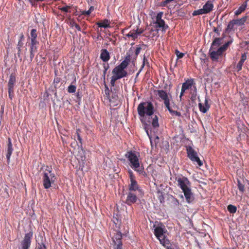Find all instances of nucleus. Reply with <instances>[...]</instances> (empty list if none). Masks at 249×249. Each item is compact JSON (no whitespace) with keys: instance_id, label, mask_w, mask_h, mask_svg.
<instances>
[{"instance_id":"f257e3e1","label":"nucleus","mask_w":249,"mask_h":249,"mask_svg":"<svg viewBox=\"0 0 249 249\" xmlns=\"http://www.w3.org/2000/svg\"><path fill=\"white\" fill-rule=\"evenodd\" d=\"M125 157L129 161V165L132 169L143 177L147 176L139 152L135 151H129L126 152Z\"/></svg>"},{"instance_id":"f03ea898","label":"nucleus","mask_w":249,"mask_h":249,"mask_svg":"<svg viewBox=\"0 0 249 249\" xmlns=\"http://www.w3.org/2000/svg\"><path fill=\"white\" fill-rule=\"evenodd\" d=\"M138 113L140 116V120L144 125V128L148 135V129L150 126V122H146L144 120L145 116L150 117L154 112V107L151 102H143L139 104L137 107Z\"/></svg>"},{"instance_id":"7ed1b4c3","label":"nucleus","mask_w":249,"mask_h":249,"mask_svg":"<svg viewBox=\"0 0 249 249\" xmlns=\"http://www.w3.org/2000/svg\"><path fill=\"white\" fill-rule=\"evenodd\" d=\"M178 185L182 190L187 202L190 203L194 200V196L192 192L191 183L185 177H178L176 178Z\"/></svg>"},{"instance_id":"20e7f679","label":"nucleus","mask_w":249,"mask_h":249,"mask_svg":"<svg viewBox=\"0 0 249 249\" xmlns=\"http://www.w3.org/2000/svg\"><path fill=\"white\" fill-rule=\"evenodd\" d=\"M42 181L44 189H48L54 184L57 180L56 175L52 170V166H46L41 174Z\"/></svg>"},{"instance_id":"39448f33","label":"nucleus","mask_w":249,"mask_h":249,"mask_svg":"<svg viewBox=\"0 0 249 249\" xmlns=\"http://www.w3.org/2000/svg\"><path fill=\"white\" fill-rule=\"evenodd\" d=\"M126 68V67L120 63L113 69L112 71L113 75L111 76L110 80L111 87L115 86V82L117 80L126 77L127 75V72L125 70Z\"/></svg>"},{"instance_id":"423d86ee","label":"nucleus","mask_w":249,"mask_h":249,"mask_svg":"<svg viewBox=\"0 0 249 249\" xmlns=\"http://www.w3.org/2000/svg\"><path fill=\"white\" fill-rule=\"evenodd\" d=\"M232 41L233 39H231L216 50H215L216 49L210 48L209 53L211 60L213 62H218L219 58L222 57L223 53L227 50L228 47L232 43Z\"/></svg>"},{"instance_id":"0eeeda50","label":"nucleus","mask_w":249,"mask_h":249,"mask_svg":"<svg viewBox=\"0 0 249 249\" xmlns=\"http://www.w3.org/2000/svg\"><path fill=\"white\" fill-rule=\"evenodd\" d=\"M167 231L164 226H157L154 229V234L163 246L169 244L170 241L165 237V233Z\"/></svg>"},{"instance_id":"6e6552de","label":"nucleus","mask_w":249,"mask_h":249,"mask_svg":"<svg viewBox=\"0 0 249 249\" xmlns=\"http://www.w3.org/2000/svg\"><path fill=\"white\" fill-rule=\"evenodd\" d=\"M128 173L130 180V183L128 185L129 191L142 194V190L140 188L139 185L136 180V177L134 175L133 172L131 170H129Z\"/></svg>"},{"instance_id":"1a4fd4ad","label":"nucleus","mask_w":249,"mask_h":249,"mask_svg":"<svg viewBox=\"0 0 249 249\" xmlns=\"http://www.w3.org/2000/svg\"><path fill=\"white\" fill-rule=\"evenodd\" d=\"M186 151L187 157L192 162H196L199 166L203 165V162L198 157L197 152L191 146H186Z\"/></svg>"},{"instance_id":"9d476101","label":"nucleus","mask_w":249,"mask_h":249,"mask_svg":"<svg viewBox=\"0 0 249 249\" xmlns=\"http://www.w3.org/2000/svg\"><path fill=\"white\" fill-rule=\"evenodd\" d=\"M33 232L31 231L25 233L23 240L20 242V247L19 249H29L31 245Z\"/></svg>"},{"instance_id":"9b49d317","label":"nucleus","mask_w":249,"mask_h":249,"mask_svg":"<svg viewBox=\"0 0 249 249\" xmlns=\"http://www.w3.org/2000/svg\"><path fill=\"white\" fill-rule=\"evenodd\" d=\"M194 86H196L194 79L190 78L185 80V82L182 84L181 87V92L179 96L180 100L185 91L191 89L192 87L194 88Z\"/></svg>"},{"instance_id":"f8f14e48","label":"nucleus","mask_w":249,"mask_h":249,"mask_svg":"<svg viewBox=\"0 0 249 249\" xmlns=\"http://www.w3.org/2000/svg\"><path fill=\"white\" fill-rule=\"evenodd\" d=\"M122 235L121 232L117 231L112 237L113 242L114 243V249H122Z\"/></svg>"},{"instance_id":"ddd939ff","label":"nucleus","mask_w":249,"mask_h":249,"mask_svg":"<svg viewBox=\"0 0 249 249\" xmlns=\"http://www.w3.org/2000/svg\"><path fill=\"white\" fill-rule=\"evenodd\" d=\"M138 193L135 192L129 191L127 194V197L125 201V203L129 206H131L136 203L138 199V196L139 194Z\"/></svg>"},{"instance_id":"4468645a","label":"nucleus","mask_w":249,"mask_h":249,"mask_svg":"<svg viewBox=\"0 0 249 249\" xmlns=\"http://www.w3.org/2000/svg\"><path fill=\"white\" fill-rule=\"evenodd\" d=\"M155 92H156L157 95L159 96V98L164 101L165 107L168 106V105L170 104V98L166 91L163 89H159L156 90Z\"/></svg>"},{"instance_id":"2eb2a0df","label":"nucleus","mask_w":249,"mask_h":249,"mask_svg":"<svg viewBox=\"0 0 249 249\" xmlns=\"http://www.w3.org/2000/svg\"><path fill=\"white\" fill-rule=\"evenodd\" d=\"M39 46V42H30L29 43L30 47V60L32 61L34 57L35 53L37 52V49Z\"/></svg>"},{"instance_id":"dca6fc26","label":"nucleus","mask_w":249,"mask_h":249,"mask_svg":"<svg viewBox=\"0 0 249 249\" xmlns=\"http://www.w3.org/2000/svg\"><path fill=\"white\" fill-rule=\"evenodd\" d=\"M13 151V148L12 147V143L11 140L10 138H8L7 153L6 155V158L7 159L8 163H9L10 162V157L12 154Z\"/></svg>"},{"instance_id":"f3484780","label":"nucleus","mask_w":249,"mask_h":249,"mask_svg":"<svg viewBox=\"0 0 249 249\" xmlns=\"http://www.w3.org/2000/svg\"><path fill=\"white\" fill-rule=\"evenodd\" d=\"M100 57L103 61L107 62L110 58V54L107 49H102Z\"/></svg>"},{"instance_id":"a211bd4d","label":"nucleus","mask_w":249,"mask_h":249,"mask_svg":"<svg viewBox=\"0 0 249 249\" xmlns=\"http://www.w3.org/2000/svg\"><path fill=\"white\" fill-rule=\"evenodd\" d=\"M131 48H130L128 52L126 53L124 60L121 63V64L126 67H127L131 62V56L133 57L132 52H131Z\"/></svg>"},{"instance_id":"6ab92c4d","label":"nucleus","mask_w":249,"mask_h":249,"mask_svg":"<svg viewBox=\"0 0 249 249\" xmlns=\"http://www.w3.org/2000/svg\"><path fill=\"white\" fill-rule=\"evenodd\" d=\"M198 107L199 110L202 113H206L210 107V105L208 103V99L207 97H205V106H203L202 104L199 103L198 104Z\"/></svg>"},{"instance_id":"aec40b11","label":"nucleus","mask_w":249,"mask_h":249,"mask_svg":"<svg viewBox=\"0 0 249 249\" xmlns=\"http://www.w3.org/2000/svg\"><path fill=\"white\" fill-rule=\"evenodd\" d=\"M155 23L156 24V28H159L161 29L162 31L165 32L166 30L168 28V26L166 25L165 23L164 20H160L159 21H156Z\"/></svg>"},{"instance_id":"412c9836","label":"nucleus","mask_w":249,"mask_h":249,"mask_svg":"<svg viewBox=\"0 0 249 249\" xmlns=\"http://www.w3.org/2000/svg\"><path fill=\"white\" fill-rule=\"evenodd\" d=\"M16 82V78L15 74H11L9 76L8 83V89H14Z\"/></svg>"},{"instance_id":"4be33fe9","label":"nucleus","mask_w":249,"mask_h":249,"mask_svg":"<svg viewBox=\"0 0 249 249\" xmlns=\"http://www.w3.org/2000/svg\"><path fill=\"white\" fill-rule=\"evenodd\" d=\"M213 8V4L211 1H208L203 6V10L206 14L211 12Z\"/></svg>"},{"instance_id":"5701e85b","label":"nucleus","mask_w":249,"mask_h":249,"mask_svg":"<svg viewBox=\"0 0 249 249\" xmlns=\"http://www.w3.org/2000/svg\"><path fill=\"white\" fill-rule=\"evenodd\" d=\"M37 30L36 29H32L30 33V36H29V38L30 39V42L38 41L37 40Z\"/></svg>"},{"instance_id":"b1692460","label":"nucleus","mask_w":249,"mask_h":249,"mask_svg":"<svg viewBox=\"0 0 249 249\" xmlns=\"http://www.w3.org/2000/svg\"><path fill=\"white\" fill-rule=\"evenodd\" d=\"M222 40L223 38H215L213 41L210 48L216 49L221 44Z\"/></svg>"},{"instance_id":"393cba45","label":"nucleus","mask_w":249,"mask_h":249,"mask_svg":"<svg viewBox=\"0 0 249 249\" xmlns=\"http://www.w3.org/2000/svg\"><path fill=\"white\" fill-rule=\"evenodd\" d=\"M99 27L107 28L110 27V21L107 19H105L102 21H99L96 23Z\"/></svg>"},{"instance_id":"a878e982","label":"nucleus","mask_w":249,"mask_h":249,"mask_svg":"<svg viewBox=\"0 0 249 249\" xmlns=\"http://www.w3.org/2000/svg\"><path fill=\"white\" fill-rule=\"evenodd\" d=\"M247 6V1H245L235 12V15L238 16L243 12Z\"/></svg>"},{"instance_id":"bb28decb","label":"nucleus","mask_w":249,"mask_h":249,"mask_svg":"<svg viewBox=\"0 0 249 249\" xmlns=\"http://www.w3.org/2000/svg\"><path fill=\"white\" fill-rule=\"evenodd\" d=\"M235 25V22L233 20L230 21L225 29V32L229 33L231 31L233 30L234 26Z\"/></svg>"},{"instance_id":"cd10ccee","label":"nucleus","mask_w":249,"mask_h":249,"mask_svg":"<svg viewBox=\"0 0 249 249\" xmlns=\"http://www.w3.org/2000/svg\"><path fill=\"white\" fill-rule=\"evenodd\" d=\"M125 36L128 38L131 37L133 40H135L138 36L137 34V30L134 29L131 30L129 33L126 34Z\"/></svg>"},{"instance_id":"c85d7f7f","label":"nucleus","mask_w":249,"mask_h":249,"mask_svg":"<svg viewBox=\"0 0 249 249\" xmlns=\"http://www.w3.org/2000/svg\"><path fill=\"white\" fill-rule=\"evenodd\" d=\"M247 19V17L245 16L240 19H233L235 22V25L238 26H242L244 25Z\"/></svg>"},{"instance_id":"c756f323","label":"nucleus","mask_w":249,"mask_h":249,"mask_svg":"<svg viewBox=\"0 0 249 249\" xmlns=\"http://www.w3.org/2000/svg\"><path fill=\"white\" fill-rule=\"evenodd\" d=\"M166 108L168 109V111H169V112L173 115H175V116H181V113L180 112L178 111H175V110H173L171 107H170V105H168V106H166Z\"/></svg>"},{"instance_id":"7c9ffc66","label":"nucleus","mask_w":249,"mask_h":249,"mask_svg":"<svg viewBox=\"0 0 249 249\" xmlns=\"http://www.w3.org/2000/svg\"><path fill=\"white\" fill-rule=\"evenodd\" d=\"M151 124L154 128H157L159 126L158 117L157 115H155L153 118Z\"/></svg>"},{"instance_id":"2f4dec72","label":"nucleus","mask_w":249,"mask_h":249,"mask_svg":"<svg viewBox=\"0 0 249 249\" xmlns=\"http://www.w3.org/2000/svg\"><path fill=\"white\" fill-rule=\"evenodd\" d=\"M142 48L140 46L137 47L135 50V54L134 55H133V60L132 61V63L136 61L137 56L139 54Z\"/></svg>"},{"instance_id":"473e14b6","label":"nucleus","mask_w":249,"mask_h":249,"mask_svg":"<svg viewBox=\"0 0 249 249\" xmlns=\"http://www.w3.org/2000/svg\"><path fill=\"white\" fill-rule=\"evenodd\" d=\"M190 94H191V100L195 101L197 96V88L196 86H194V89L190 92Z\"/></svg>"},{"instance_id":"72a5a7b5","label":"nucleus","mask_w":249,"mask_h":249,"mask_svg":"<svg viewBox=\"0 0 249 249\" xmlns=\"http://www.w3.org/2000/svg\"><path fill=\"white\" fill-rule=\"evenodd\" d=\"M228 211L231 213H234L237 211V208L236 206L230 204L227 207Z\"/></svg>"},{"instance_id":"f704fd0d","label":"nucleus","mask_w":249,"mask_h":249,"mask_svg":"<svg viewBox=\"0 0 249 249\" xmlns=\"http://www.w3.org/2000/svg\"><path fill=\"white\" fill-rule=\"evenodd\" d=\"M237 186L240 192H241L242 193H244L245 190V185L242 184L241 181L239 180H237Z\"/></svg>"},{"instance_id":"c9c22d12","label":"nucleus","mask_w":249,"mask_h":249,"mask_svg":"<svg viewBox=\"0 0 249 249\" xmlns=\"http://www.w3.org/2000/svg\"><path fill=\"white\" fill-rule=\"evenodd\" d=\"M202 14H206L204 11L203 10V8L202 9H200L197 10H195L192 13L193 16H196L197 15H202Z\"/></svg>"},{"instance_id":"e433bc0d","label":"nucleus","mask_w":249,"mask_h":249,"mask_svg":"<svg viewBox=\"0 0 249 249\" xmlns=\"http://www.w3.org/2000/svg\"><path fill=\"white\" fill-rule=\"evenodd\" d=\"M157 193L158 194V199L160 200L161 203H164V197L163 194V192L159 190Z\"/></svg>"},{"instance_id":"4c0bfd02","label":"nucleus","mask_w":249,"mask_h":249,"mask_svg":"<svg viewBox=\"0 0 249 249\" xmlns=\"http://www.w3.org/2000/svg\"><path fill=\"white\" fill-rule=\"evenodd\" d=\"M76 87L74 85H71L68 88V92L70 93H74L76 91Z\"/></svg>"},{"instance_id":"58836bf2","label":"nucleus","mask_w":249,"mask_h":249,"mask_svg":"<svg viewBox=\"0 0 249 249\" xmlns=\"http://www.w3.org/2000/svg\"><path fill=\"white\" fill-rule=\"evenodd\" d=\"M70 6L67 5L65 7H60L58 6V9L60 10L61 11L67 13V12H71L70 11H69V9L71 8Z\"/></svg>"},{"instance_id":"ea45409f","label":"nucleus","mask_w":249,"mask_h":249,"mask_svg":"<svg viewBox=\"0 0 249 249\" xmlns=\"http://www.w3.org/2000/svg\"><path fill=\"white\" fill-rule=\"evenodd\" d=\"M70 25L72 27H75L78 31H81V28L75 22L72 20L70 22Z\"/></svg>"},{"instance_id":"a19ab883","label":"nucleus","mask_w":249,"mask_h":249,"mask_svg":"<svg viewBox=\"0 0 249 249\" xmlns=\"http://www.w3.org/2000/svg\"><path fill=\"white\" fill-rule=\"evenodd\" d=\"M175 53L178 57V59H180V58H182L184 55V54L182 53H180L178 50H176L175 51Z\"/></svg>"},{"instance_id":"79ce46f5","label":"nucleus","mask_w":249,"mask_h":249,"mask_svg":"<svg viewBox=\"0 0 249 249\" xmlns=\"http://www.w3.org/2000/svg\"><path fill=\"white\" fill-rule=\"evenodd\" d=\"M8 89V96L11 100H12L14 97V89Z\"/></svg>"},{"instance_id":"37998d69","label":"nucleus","mask_w":249,"mask_h":249,"mask_svg":"<svg viewBox=\"0 0 249 249\" xmlns=\"http://www.w3.org/2000/svg\"><path fill=\"white\" fill-rule=\"evenodd\" d=\"M244 63V62L243 61H241L240 60L239 61V62H238V63L237 64V65L236 66V69H237L238 71H239L242 70V66H243Z\"/></svg>"},{"instance_id":"c03bdc74","label":"nucleus","mask_w":249,"mask_h":249,"mask_svg":"<svg viewBox=\"0 0 249 249\" xmlns=\"http://www.w3.org/2000/svg\"><path fill=\"white\" fill-rule=\"evenodd\" d=\"M163 13L162 12H159L156 17V21H159V20H163L162 19V16H163Z\"/></svg>"},{"instance_id":"a18cd8bd","label":"nucleus","mask_w":249,"mask_h":249,"mask_svg":"<svg viewBox=\"0 0 249 249\" xmlns=\"http://www.w3.org/2000/svg\"><path fill=\"white\" fill-rule=\"evenodd\" d=\"M172 202L176 206H178L179 205V202L178 200L175 197L173 198Z\"/></svg>"},{"instance_id":"49530a36","label":"nucleus","mask_w":249,"mask_h":249,"mask_svg":"<svg viewBox=\"0 0 249 249\" xmlns=\"http://www.w3.org/2000/svg\"><path fill=\"white\" fill-rule=\"evenodd\" d=\"M173 1V0H165L162 1L161 3V6L163 7L166 6L167 4L170 3V2Z\"/></svg>"},{"instance_id":"de8ad7c7","label":"nucleus","mask_w":249,"mask_h":249,"mask_svg":"<svg viewBox=\"0 0 249 249\" xmlns=\"http://www.w3.org/2000/svg\"><path fill=\"white\" fill-rule=\"evenodd\" d=\"M79 130V129H77L76 130V134H77V140L79 141V143L80 144V146H82V138H81V137L80 136V134L78 133Z\"/></svg>"},{"instance_id":"09e8293b","label":"nucleus","mask_w":249,"mask_h":249,"mask_svg":"<svg viewBox=\"0 0 249 249\" xmlns=\"http://www.w3.org/2000/svg\"><path fill=\"white\" fill-rule=\"evenodd\" d=\"M146 60V58H145V56L144 55L143 56V63H142V65L141 67V68L140 69L139 71L137 73V76H138L139 74V73H140V72L142 70V69L143 68L144 65H145V61Z\"/></svg>"},{"instance_id":"8fccbe9b","label":"nucleus","mask_w":249,"mask_h":249,"mask_svg":"<svg viewBox=\"0 0 249 249\" xmlns=\"http://www.w3.org/2000/svg\"><path fill=\"white\" fill-rule=\"evenodd\" d=\"M23 46V42L21 41H18L17 45V49L20 51V49H21Z\"/></svg>"},{"instance_id":"3c124183","label":"nucleus","mask_w":249,"mask_h":249,"mask_svg":"<svg viewBox=\"0 0 249 249\" xmlns=\"http://www.w3.org/2000/svg\"><path fill=\"white\" fill-rule=\"evenodd\" d=\"M247 54L246 53H244L241 55V58L240 59V61L245 62V61L247 59Z\"/></svg>"},{"instance_id":"603ef678","label":"nucleus","mask_w":249,"mask_h":249,"mask_svg":"<svg viewBox=\"0 0 249 249\" xmlns=\"http://www.w3.org/2000/svg\"><path fill=\"white\" fill-rule=\"evenodd\" d=\"M37 249H46V246L43 243L39 244Z\"/></svg>"},{"instance_id":"864d4df0","label":"nucleus","mask_w":249,"mask_h":249,"mask_svg":"<svg viewBox=\"0 0 249 249\" xmlns=\"http://www.w3.org/2000/svg\"><path fill=\"white\" fill-rule=\"evenodd\" d=\"M137 30V34L138 35V36L140 35H141V34H142L144 30L142 29H138V28L136 30Z\"/></svg>"},{"instance_id":"5fc2aeb1","label":"nucleus","mask_w":249,"mask_h":249,"mask_svg":"<svg viewBox=\"0 0 249 249\" xmlns=\"http://www.w3.org/2000/svg\"><path fill=\"white\" fill-rule=\"evenodd\" d=\"M90 13V11H89V10L84 11L82 13V14L84 15H89Z\"/></svg>"},{"instance_id":"6e6d98bb","label":"nucleus","mask_w":249,"mask_h":249,"mask_svg":"<svg viewBox=\"0 0 249 249\" xmlns=\"http://www.w3.org/2000/svg\"><path fill=\"white\" fill-rule=\"evenodd\" d=\"M24 40V35L23 33H21L20 35V36H19V39L18 41H23V40Z\"/></svg>"},{"instance_id":"4d7b16f0","label":"nucleus","mask_w":249,"mask_h":249,"mask_svg":"<svg viewBox=\"0 0 249 249\" xmlns=\"http://www.w3.org/2000/svg\"><path fill=\"white\" fill-rule=\"evenodd\" d=\"M18 50V53H17L18 56V58H19L20 60H21L22 58H21V57L20 56V54H21V49H20V51H19V50Z\"/></svg>"},{"instance_id":"13d9d810","label":"nucleus","mask_w":249,"mask_h":249,"mask_svg":"<svg viewBox=\"0 0 249 249\" xmlns=\"http://www.w3.org/2000/svg\"><path fill=\"white\" fill-rule=\"evenodd\" d=\"M164 247L166 248V249H174L171 245L169 244L166 245V246H163Z\"/></svg>"},{"instance_id":"bf43d9fd","label":"nucleus","mask_w":249,"mask_h":249,"mask_svg":"<svg viewBox=\"0 0 249 249\" xmlns=\"http://www.w3.org/2000/svg\"><path fill=\"white\" fill-rule=\"evenodd\" d=\"M106 89L105 90V92L106 94H109V89H108V87L106 86Z\"/></svg>"},{"instance_id":"052dcab7","label":"nucleus","mask_w":249,"mask_h":249,"mask_svg":"<svg viewBox=\"0 0 249 249\" xmlns=\"http://www.w3.org/2000/svg\"><path fill=\"white\" fill-rule=\"evenodd\" d=\"M213 31L215 33H217L218 35H219V34H220L219 32V30H218V29L217 28H214Z\"/></svg>"},{"instance_id":"680f3d73","label":"nucleus","mask_w":249,"mask_h":249,"mask_svg":"<svg viewBox=\"0 0 249 249\" xmlns=\"http://www.w3.org/2000/svg\"><path fill=\"white\" fill-rule=\"evenodd\" d=\"M104 70L107 71L108 70V69L109 68L108 64L104 65Z\"/></svg>"},{"instance_id":"e2e57ef3","label":"nucleus","mask_w":249,"mask_h":249,"mask_svg":"<svg viewBox=\"0 0 249 249\" xmlns=\"http://www.w3.org/2000/svg\"><path fill=\"white\" fill-rule=\"evenodd\" d=\"M94 7H93V6H91V7L89 8V11H90V13H91V12H92V11H93V10H94Z\"/></svg>"},{"instance_id":"0e129e2a","label":"nucleus","mask_w":249,"mask_h":249,"mask_svg":"<svg viewBox=\"0 0 249 249\" xmlns=\"http://www.w3.org/2000/svg\"><path fill=\"white\" fill-rule=\"evenodd\" d=\"M54 83H58L59 82V80L58 78L55 79L54 80Z\"/></svg>"},{"instance_id":"69168bd1","label":"nucleus","mask_w":249,"mask_h":249,"mask_svg":"<svg viewBox=\"0 0 249 249\" xmlns=\"http://www.w3.org/2000/svg\"><path fill=\"white\" fill-rule=\"evenodd\" d=\"M107 71H106V70H104V71L103 74H104V76H105V75H106V72H107Z\"/></svg>"},{"instance_id":"338daca9","label":"nucleus","mask_w":249,"mask_h":249,"mask_svg":"<svg viewBox=\"0 0 249 249\" xmlns=\"http://www.w3.org/2000/svg\"><path fill=\"white\" fill-rule=\"evenodd\" d=\"M75 82H76V80H75V79L74 80V81L72 82V84H73V83H75Z\"/></svg>"},{"instance_id":"774afa93","label":"nucleus","mask_w":249,"mask_h":249,"mask_svg":"<svg viewBox=\"0 0 249 249\" xmlns=\"http://www.w3.org/2000/svg\"><path fill=\"white\" fill-rule=\"evenodd\" d=\"M124 29L122 30V34H124Z\"/></svg>"}]
</instances>
